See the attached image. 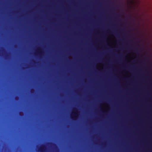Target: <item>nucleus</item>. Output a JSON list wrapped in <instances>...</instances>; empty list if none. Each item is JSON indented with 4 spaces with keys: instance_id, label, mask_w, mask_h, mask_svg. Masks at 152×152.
<instances>
[{
    "instance_id": "4",
    "label": "nucleus",
    "mask_w": 152,
    "mask_h": 152,
    "mask_svg": "<svg viewBox=\"0 0 152 152\" xmlns=\"http://www.w3.org/2000/svg\"><path fill=\"white\" fill-rule=\"evenodd\" d=\"M134 50L138 53V50L137 48H135L134 49Z\"/></svg>"
},
{
    "instance_id": "7",
    "label": "nucleus",
    "mask_w": 152,
    "mask_h": 152,
    "mask_svg": "<svg viewBox=\"0 0 152 152\" xmlns=\"http://www.w3.org/2000/svg\"><path fill=\"white\" fill-rule=\"evenodd\" d=\"M114 14L115 15H117V14H116V13H114Z\"/></svg>"
},
{
    "instance_id": "1",
    "label": "nucleus",
    "mask_w": 152,
    "mask_h": 152,
    "mask_svg": "<svg viewBox=\"0 0 152 152\" xmlns=\"http://www.w3.org/2000/svg\"><path fill=\"white\" fill-rule=\"evenodd\" d=\"M46 146L45 145H42L38 149L39 152H46Z\"/></svg>"
},
{
    "instance_id": "8",
    "label": "nucleus",
    "mask_w": 152,
    "mask_h": 152,
    "mask_svg": "<svg viewBox=\"0 0 152 152\" xmlns=\"http://www.w3.org/2000/svg\"><path fill=\"white\" fill-rule=\"evenodd\" d=\"M24 67H23V69H24Z\"/></svg>"
},
{
    "instance_id": "3",
    "label": "nucleus",
    "mask_w": 152,
    "mask_h": 152,
    "mask_svg": "<svg viewBox=\"0 0 152 152\" xmlns=\"http://www.w3.org/2000/svg\"><path fill=\"white\" fill-rule=\"evenodd\" d=\"M41 49L40 48H39L38 50V53L40 54H42V52L41 51Z\"/></svg>"
},
{
    "instance_id": "2",
    "label": "nucleus",
    "mask_w": 152,
    "mask_h": 152,
    "mask_svg": "<svg viewBox=\"0 0 152 152\" xmlns=\"http://www.w3.org/2000/svg\"><path fill=\"white\" fill-rule=\"evenodd\" d=\"M74 111L73 112L74 113V116H71L72 118L74 120H75L77 118V116H78V112L77 110V108H75L74 109Z\"/></svg>"
},
{
    "instance_id": "6",
    "label": "nucleus",
    "mask_w": 152,
    "mask_h": 152,
    "mask_svg": "<svg viewBox=\"0 0 152 152\" xmlns=\"http://www.w3.org/2000/svg\"><path fill=\"white\" fill-rule=\"evenodd\" d=\"M50 145H55V146H56V145H55L54 144H53V143H49Z\"/></svg>"
},
{
    "instance_id": "5",
    "label": "nucleus",
    "mask_w": 152,
    "mask_h": 152,
    "mask_svg": "<svg viewBox=\"0 0 152 152\" xmlns=\"http://www.w3.org/2000/svg\"><path fill=\"white\" fill-rule=\"evenodd\" d=\"M31 93H32L33 92V91H34V89H31Z\"/></svg>"
}]
</instances>
